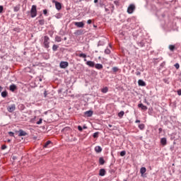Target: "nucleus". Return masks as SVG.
I'll use <instances>...</instances> for the list:
<instances>
[{
	"label": "nucleus",
	"mask_w": 181,
	"mask_h": 181,
	"mask_svg": "<svg viewBox=\"0 0 181 181\" xmlns=\"http://www.w3.org/2000/svg\"><path fill=\"white\" fill-rule=\"evenodd\" d=\"M30 15H31V18H36L37 15V10L36 8V6L33 5L31 10H30Z\"/></svg>",
	"instance_id": "f257e3e1"
},
{
	"label": "nucleus",
	"mask_w": 181,
	"mask_h": 181,
	"mask_svg": "<svg viewBox=\"0 0 181 181\" xmlns=\"http://www.w3.org/2000/svg\"><path fill=\"white\" fill-rule=\"evenodd\" d=\"M49 40H50V38H49L47 36L44 37L43 44H44L45 49H49V45H50Z\"/></svg>",
	"instance_id": "f03ea898"
},
{
	"label": "nucleus",
	"mask_w": 181,
	"mask_h": 181,
	"mask_svg": "<svg viewBox=\"0 0 181 181\" xmlns=\"http://www.w3.org/2000/svg\"><path fill=\"white\" fill-rule=\"evenodd\" d=\"M53 4H55V8L57 11H60L62 9V3L59 1H56L55 0L52 1Z\"/></svg>",
	"instance_id": "7ed1b4c3"
},
{
	"label": "nucleus",
	"mask_w": 181,
	"mask_h": 181,
	"mask_svg": "<svg viewBox=\"0 0 181 181\" xmlns=\"http://www.w3.org/2000/svg\"><path fill=\"white\" fill-rule=\"evenodd\" d=\"M135 11V5L130 4L129 6L127 8L128 13H132Z\"/></svg>",
	"instance_id": "20e7f679"
},
{
	"label": "nucleus",
	"mask_w": 181,
	"mask_h": 181,
	"mask_svg": "<svg viewBox=\"0 0 181 181\" xmlns=\"http://www.w3.org/2000/svg\"><path fill=\"white\" fill-rule=\"evenodd\" d=\"M59 67L61 69H66V67H69V62H61L59 64Z\"/></svg>",
	"instance_id": "39448f33"
},
{
	"label": "nucleus",
	"mask_w": 181,
	"mask_h": 181,
	"mask_svg": "<svg viewBox=\"0 0 181 181\" xmlns=\"http://www.w3.org/2000/svg\"><path fill=\"white\" fill-rule=\"evenodd\" d=\"M75 26L77 28H84V22H75L74 23Z\"/></svg>",
	"instance_id": "423d86ee"
},
{
	"label": "nucleus",
	"mask_w": 181,
	"mask_h": 181,
	"mask_svg": "<svg viewBox=\"0 0 181 181\" xmlns=\"http://www.w3.org/2000/svg\"><path fill=\"white\" fill-rule=\"evenodd\" d=\"M76 56H78V57H82L84 59V62H87V59H86L87 57V54L81 53V54H76Z\"/></svg>",
	"instance_id": "0eeeda50"
},
{
	"label": "nucleus",
	"mask_w": 181,
	"mask_h": 181,
	"mask_svg": "<svg viewBox=\"0 0 181 181\" xmlns=\"http://www.w3.org/2000/svg\"><path fill=\"white\" fill-rule=\"evenodd\" d=\"M86 64L89 67H95V62H94L93 61H88V62H86Z\"/></svg>",
	"instance_id": "6e6552de"
},
{
	"label": "nucleus",
	"mask_w": 181,
	"mask_h": 181,
	"mask_svg": "<svg viewBox=\"0 0 181 181\" xmlns=\"http://www.w3.org/2000/svg\"><path fill=\"white\" fill-rule=\"evenodd\" d=\"M16 109L15 105H11L7 107L8 112H13L14 110Z\"/></svg>",
	"instance_id": "1a4fd4ad"
},
{
	"label": "nucleus",
	"mask_w": 181,
	"mask_h": 181,
	"mask_svg": "<svg viewBox=\"0 0 181 181\" xmlns=\"http://www.w3.org/2000/svg\"><path fill=\"white\" fill-rule=\"evenodd\" d=\"M18 132V136H26V135H28V133H26V132L23 131V129H20Z\"/></svg>",
	"instance_id": "9d476101"
},
{
	"label": "nucleus",
	"mask_w": 181,
	"mask_h": 181,
	"mask_svg": "<svg viewBox=\"0 0 181 181\" xmlns=\"http://www.w3.org/2000/svg\"><path fill=\"white\" fill-rule=\"evenodd\" d=\"M138 84L141 87H145L146 86V83H145V81H144L142 79H139L138 81Z\"/></svg>",
	"instance_id": "9b49d317"
},
{
	"label": "nucleus",
	"mask_w": 181,
	"mask_h": 181,
	"mask_svg": "<svg viewBox=\"0 0 181 181\" xmlns=\"http://www.w3.org/2000/svg\"><path fill=\"white\" fill-rule=\"evenodd\" d=\"M93 110H89L84 112V115H86V117H93Z\"/></svg>",
	"instance_id": "f8f14e48"
},
{
	"label": "nucleus",
	"mask_w": 181,
	"mask_h": 181,
	"mask_svg": "<svg viewBox=\"0 0 181 181\" xmlns=\"http://www.w3.org/2000/svg\"><path fill=\"white\" fill-rule=\"evenodd\" d=\"M95 151L97 153H100L103 152V148H101V146H97L95 147Z\"/></svg>",
	"instance_id": "ddd939ff"
},
{
	"label": "nucleus",
	"mask_w": 181,
	"mask_h": 181,
	"mask_svg": "<svg viewBox=\"0 0 181 181\" xmlns=\"http://www.w3.org/2000/svg\"><path fill=\"white\" fill-rule=\"evenodd\" d=\"M139 108H141V110H143V111H146V110H148V107L144 105V104L140 103L138 105Z\"/></svg>",
	"instance_id": "4468645a"
},
{
	"label": "nucleus",
	"mask_w": 181,
	"mask_h": 181,
	"mask_svg": "<svg viewBox=\"0 0 181 181\" xmlns=\"http://www.w3.org/2000/svg\"><path fill=\"white\" fill-rule=\"evenodd\" d=\"M95 69H97V70H103V66L101 64H95Z\"/></svg>",
	"instance_id": "2eb2a0df"
},
{
	"label": "nucleus",
	"mask_w": 181,
	"mask_h": 181,
	"mask_svg": "<svg viewBox=\"0 0 181 181\" xmlns=\"http://www.w3.org/2000/svg\"><path fill=\"white\" fill-rule=\"evenodd\" d=\"M160 144H162L163 146H166V144H168V141L166 140V138H162L160 139Z\"/></svg>",
	"instance_id": "dca6fc26"
},
{
	"label": "nucleus",
	"mask_w": 181,
	"mask_h": 181,
	"mask_svg": "<svg viewBox=\"0 0 181 181\" xmlns=\"http://www.w3.org/2000/svg\"><path fill=\"white\" fill-rule=\"evenodd\" d=\"M100 176H105V169L102 168L99 171Z\"/></svg>",
	"instance_id": "f3484780"
},
{
	"label": "nucleus",
	"mask_w": 181,
	"mask_h": 181,
	"mask_svg": "<svg viewBox=\"0 0 181 181\" xmlns=\"http://www.w3.org/2000/svg\"><path fill=\"white\" fill-rule=\"evenodd\" d=\"M20 9H21V4H18L13 7L14 12H18V11H20Z\"/></svg>",
	"instance_id": "a211bd4d"
},
{
	"label": "nucleus",
	"mask_w": 181,
	"mask_h": 181,
	"mask_svg": "<svg viewBox=\"0 0 181 181\" xmlns=\"http://www.w3.org/2000/svg\"><path fill=\"white\" fill-rule=\"evenodd\" d=\"M15 90H16V85L13 84L10 86V91H15Z\"/></svg>",
	"instance_id": "6ab92c4d"
},
{
	"label": "nucleus",
	"mask_w": 181,
	"mask_h": 181,
	"mask_svg": "<svg viewBox=\"0 0 181 181\" xmlns=\"http://www.w3.org/2000/svg\"><path fill=\"white\" fill-rule=\"evenodd\" d=\"M99 163H100V165H104L105 163V160H104V158L103 157H100L99 158Z\"/></svg>",
	"instance_id": "aec40b11"
},
{
	"label": "nucleus",
	"mask_w": 181,
	"mask_h": 181,
	"mask_svg": "<svg viewBox=\"0 0 181 181\" xmlns=\"http://www.w3.org/2000/svg\"><path fill=\"white\" fill-rule=\"evenodd\" d=\"M146 172V168L145 167H142L140 170V173L144 175Z\"/></svg>",
	"instance_id": "412c9836"
},
{
	"label": "nucleus",
	"mask_w": 181,
	"mask_h": 181,
	"mask_svg": "<svg viewBox=\"0 0 181 181\" xmlns=\"http://www.w3.org/2000/svg\"><path fill=\"white\" fill-rule=\"evenodd\" d=\"M50 144H52V141H47L44 145V148H49V145H50Z\"/></svg>",
	"instance_id": "4be33fe9"
},
{
	"label": "nucleus",
	"mask_w": 181,
	"mask_h": 181,
	"mask_svg": "<svg viewBox=\"0 0 181 181\" xmlns=\"http://www.w3.org/2000/svg\"><path fill=\"white\" fill-rule=\"evenodd\" d=\"M7 95H8V92H6V90L3 91L1 93V97H3L4 98H5Z\"/></svg>",
	"instance_id": "5701e85b"
},
{
	"label": "nucleus",
	"mask_w": 181,
	"mask_h": 181,
	"mask_svg": "<svg viewBox=\"0 0 181 181\" xmlns=\"http://www.w3.org/2000/svg\"><path fill=\"white\" fill-rule=\"evenodd\" d=\"M139 129H141V131H142L143 129H145V124H139Z\"/></svg>",
	"instance_id": "b1692460"
},
{
	"label": "nucleus",
	"mask_w": 181,
	"mask_h": 181,
	"mask_svg": "<svg viewBox=\"0 0 181 181\" xmlns=\"http://www.w3.org/2000/svg\"><path fill=\"white\" fill-rule=\"evenodd\" d=\"M119 71V69H118V67H117V66H114L113 68H112V71H113V73H117V71Z\"/></svg>",
	"instance_id": "393cba45"
},
{
	"label": "nucleus",
	"mask_w": 181,
	"mask_h": 181,
	"mask_svg": "<svg viewBox=\"0 0 181 181\" xmlns=\"http://www.w3.org/2000/svg\"><path fill=\"white\" fill-rule=\"evenodd\" d=\"M124 114H125V112H124V111H121L120 112L118 113V117L119 118H122V117H124Z\"/></svg>",
	"instance_id": "a878e982"
},
{
	"label": "nucleus",
	"mask_w": 181,
	"mask_h": 181,
	"mask_svg": "<svg viewBox=\"0 0 181 181\" xmlns=\"http://www.w3.org/2000/svg\"><path fill=\"white\" fill-rule=\"evenodd\" d=\"M39 25H41V26H43L45 25V19L39 20Z\"/></svg>",
	"instance_id": "bb28decb"
},
{
	"label": "nucleus",
	"mask_w": 181,
	"mask_h": 181,
	"mask_svg": "<svg viewBox=\"0 0 181 181\" xmlns=\"http://www.w3.org/2000/svg\"><path fill=\"white\" fill-rule=\"evenodd\" d=\"M105 54H110L111 49H110L109 48H107L106 49H105Z\"/></svg>",
	"instance_id": "cd10ccee"
},
{
	"label": "nucleus",
	"mask_w": 181,
	"mask_h": 181,
	"mask_svg": "<svg viewBox=\"0 0 181 181\" xmlns=\"http://www.w3.org/2000/svg\"><path fill=\"white\" fill-rule=\"evenodd\" d=\"M102 93H108V88L107 87H105L101 90Z\"/></svg>",
	"instance_id": "c85d7f7f"
},
{
	"label": "nucleus",
	"mask_w": 181,
	"mask_h": 181,
	"mask_svg": "<svg viewBox=\"0 0 181 181\" xmlns=\"http://www.w3.org/2000/svg\"><path fill=\"white\" fill-rule=\"evenodd\" d=\"M55 41L56 42H61L62 41V37L60 36H56L55 37Z\"/></svg>",
	"instance_id": "c756f323"
},
{
	"label": "nucleus",
	"mask_w": 181,
	"mask_h": 181,
	"mask_svg": "<svg viewBox=\"0 0 181 181\" xmlns=\"http://www.w3.org/2000/svg\"><path fill=\"white\" fill-rule=\"evenodd\" d=\"M57 49H59V46H57V45H54L52 46V50H53L54 52H56V51L57 50Z\"/></svg>",
	"instance_id": "7c9ffc66"
},
{
	"label": "nucleus",
	"mask_w": 181,
	"mask_h": 181,
	"mask_svg": "<svg viewBox=\"0 0 181 181\" xmlns=\"http://www.w3.org/2000/svg\"><path fill=\"white\" fill-rule=\"evenodd\" d=\"M169 49L171 52H173L175 49V45H169Z\"/></svg>",
	"instance_id": "2f4dec72"
},
{
	"label": "nucleus",
	"mask_w": 181,
	"mask_h": 181,
	"mask_svg": "<svg viewBox=\"0 0 181 181\" xmlns=\"http://www.w3.org/2000/svg\"><path fill=\"white\" fill-rule=\"evenodd\" d=\"M125 155H127L126 151H122L120 152V156H125Z\"/></svg>",
	"instance_id": "473e14b6"
},
{
	"label": "nucleus",
	"mask_w": 181,
	"mask_h": 181,
	"mask_svg": "<svg viewBox=\"0 0 181 181\" xmlns=\"http://www.w3.org/2000/svg\"><path fill=\"white\" fill-rule=\"evenodd\" d=\"M100 134V132H96L93 134V138H98V135Z\"/></svg>",
	"instance_id": "72a5a7b5"
},
{
	"label": "nucleus",
	"mask_w": 181,
	"mask_h": 181,
	"mask_svg": "<svg viewBox=\"0 0 181 181\" xmlns=\"http://www.w3.org/2000/svg\"><path fill=\"white\" fill-rule=\"evenodd\" d=\"M139 45L141 46V47H144V46H145V42H144V40L139 42Z\"/></svg>",
	"instance_id": "f704fd0d"
},
{
	"label": "nucleus",
	"mask_w": 181,
	"mask_h": 181,
	"mask_svg": "<svg viewBox=\"0 0 181 181\" xmlns=\"http://www.w3.org/2000/svg\"><path fill=\"white\" fill-rule=\"evenodd\" d=\"M42 121H43V119L40 118V119H39V121L37 122V125H40V124H42Z\"/></svg>",
	"instance_id": "c9c22d12"
},
{
	"label": "nucleus",
	"mask_w": 181,
	"mask_h": 181,
	"mask_svg": "<svg viewBox=\"0 0 181 181\" xmlns=\"http://www.w3.org/2000/svg\"><path fill=\"white\" fill-rule=\"evenodd\" d=\"M3 11H4V6H0V13H2Z\"/></svg>",
	"instance_id": "e433bc0d"
},
{
	"label": "nucleus",
	"mask_w": 181,
	"mask_h": 181,
	"mask_svg": "<svg viewBox=\"0 0 181 181\" xmlns=\"http://www.w3.org/2000/svg\"><path fill=\"white\" fill-rule=\"evenodd\" d=\"M1 149H2V151L6 149V145H5V144L2 145L1 146Z\"/></svg>",
	"instance_id": "4c0bfd02"
},
{
	"label": "nucleus",
	"mask_w": 181,
	"mask_h": 181,
	"mask_svg": "<svg viewBox=\"0 0 181 181\" xmlns=\"http://www.w3.org/2000/svg\"><path fill=\"white\" fill-rule=\"evenodd\" d=\"M175 69H178L179 67H180V66L179 65L178 63H177V64H175Z\"/></svg>",
	"instance_id": "58836bf2"
},
{
	"label": "nucleus",
	"mask_w": 181,
	"mask_h": 181,
	"mask_svg": "<svg viewBox=\"0 0 181 181\" xmlns=\"http://www.w3.org/2000/svg\"><path fill=\"white\" fill-rule=\"evenodd\" d=\"M78 131H80L81 132H83V127H81V126H78Z\"/></svg>",
	"instance_id": "ea45409f"
},
{
	"label": "nucleus",
	"mask_w": 181,
	"mask_h": 181,
	"mask_svg": "<svg viewBox=\"0 0 181 181\" xmlns=\"http://www.w3.org/2000/svg\"><path fill=\"white\" fill-rule=\"evenodd\" d=\"M8 135H9L10 136H14V133L12 132H8Z\"/></svg>",
	"instance_id": "a19ab883"
},
{
	"label": "nucleus",
	"mask_w": 181,
	"mask_h": 181,
	"mask_svg": "<svg viewBox=\"0 0 181 181\" xmlns=\"http://www.w3.org/2000/svg\"><path fill=\"white\" fill-rule=\"evenodd\" d=\"M87 23H88V25H91V23H93V21H91V20H88Z\"/></svg>",
	"instance_id": "79ce46f5"
},
{
	"label": "nucleus",
	"mask_w": 181,
	"mask_h": 181,
	"mask_svg": "<svg viewBox=\"0 0 181 181\" xmlns=\"http://www.w3.org/2000/svg\"><path fill=\"white\" fill-rule=\"evenodd\" d=\"M44 15H47V10L45 9L43 10Z\"/></svg>",
	"instance_id": "37998d69"
},
{
	"label": "nucleus",
	"mask_w": 181,
	"mask_h": 181,
	"mask_svg": "<svg viewBox=\"0 0 181 181\" xmlns=\"http://www.w3.org/2000/svg\"><path fill=\"white\" fill-rule=\"evenodd\" d=\"M177 93L179 95H181V89L178 90Z\"/></svg>",
	"instance_id": "c03bdc74"
},
{
	"label": "nucleus",
	"mask_w": 181,
	"mask_h": 181,
	"mask_svg": "<svg viewBox=\"0 0 181 181\" xmlns=\"http://www.w3.org/2000/svg\"><path fill=\"white\" fill-rule=\"evenodd\" d=\"M105 12H110V9H108V8H107L105 7Z\"/></svg>",
	"instance_id": "a18cd8bd"
},
{
	"label": "nucleus",
	"mask_w": 181,
	"mask_h": 181,
	"mask_svg": "<svg viewBox=\"0 0 181 181\" xmlns=\"http://www.w3.org/2000/svg\"><path fill=\"white\" fill-rule=\"evenodd\" d=\"M136 76H141V73L139 71L136 72Z\"/></svg>",
	"instance_id": "49530a36"
},
{
	"label": "nucleus",
	"mask_w": 181,
	"mask_h": 181,
	"mask_svg": "<svg viewBox=\"0 0 181 181\" xmlns=\"http://www.w3.org/2000/svg\"><path fill=\"white\" fill-rule=\"evenodd\" d=\"M158 131H159V134H160V132H162V131H163L162 128H159Z\"/></svg>",
	"instance_id": "de8ad7c7"
},
{
	"label": "nucleus",
	"mask_w": 181,
	"mask_h": 181,
	"mask_svg": "<svg viewBox=\"0 0 181 181\" xmlns=\"http://www.w3.org/2000/svg\"><path fill=\"white\" fill-rule=\"evenodd\" d=\"M136 124H138V123H139V122H141V120H136Z\"/></svg>",
	"instance_id": "09e8293b"
},
{
	"label": "nucleus",
	"mask_w": 181,
	"mask_h": 181,
	"mask_svg": "<svg viewBox=\"0 0 181 181\" xmlns=\"http://www.w3.org/2000/svg\"><path fill=\"white\" fill-rule=\"evenodd\" d=\"M97 2H98V0H94L95 4H97Z\"/></svg>",
	"instance_id": "8fccbe9b"
},
{
	"label": "nucleus",
	"mask_w": 181,
	"mask_h": 181,
	"mask_svg": "<svg viewBox=\"0 0 181 181\" xmlns=\"http://www.w3.org/2000/svg\"><path fill=\"white\" fill-rule=\"evenodd\" d=\"M3 90V88H2V86H0V93H1V91Z\"/></svg>",
	"instance_id": "3c124183"
},
{
	"label": "nucleus",
	"mask_w": 181,
	"mask_h": 181,
	"mask_svg": "<svg viewBox=\"0 0 181 181\" xmlns=\"http://www.w3.org/2000/svg\"><path fill=\"white\" fill-rule=\"evenodd\" d=\"M108 127H109V128H112V125H111V124H109Z\"/></svg>",
	"instance_id": "603ef678"
},
{
	"label": "nucleus",
	"mask_w": 181,
	"mask_h": 181,
	"mask_svg": "<svg viewBox=\"0 0 181 181\" xmlns=\"http://www.w3.org/2000/svg\"><path fill=\"white\" fill-rule=\"evenodd\" d=\"M83 129H87L86 126H83Z\"/></svg>",
	"instance_id": "864d4df0"
},
{
	"label": "nucleus",
	"mask_w": 181,
	"mask_h": 181,
	"mask_svg": "<svg viewBox=\"0 0 181 181\" xmlns=\"http://www.w3.org/2000/svg\"><path fill=\"white\" fill-rule=\"evenodd\" d=\"M164 83H167V80L166 79H163Z\"/></svg>",
	"instance_id": "5fc2aeb1"
},
{
	"label": "nucleus",
	"mask_w": 181,
	"mask_h": 181,
	"mask_svg": "<svg viewBox=\"0 0 181 181\" xmlns=\"http://www.w3.org/2000/svg\"><path fill=\"white\" fill-rule=\"evenodd\" d=\"M109 47H110V49H111V47H112V46L111 45V44L109 45Z\"/></svg>",
	"instance_id": "6e6d98bb"
},
{
	"label": "nucleus",
	"mask_w": 181,
	"mask_h": 181,
	"mask_svg": "<svg viewBox=\"0 0 181 181\" xmlns=\"http://www.w3.org/2000/svg\"><path fill=\"white\" fill-rule=\"evenodd\" d=\"M21 108H25V106H23V105H21Z\"/></svg>",
	"instance_id": "4d7b16f0"
},
{
	"label": "nucleus",
	"mask_w": 181,
	"mask_h": 181,
	"mask_svg": "<svg viewBox=\"0 0 181 181\" xmlns=\"http://www.w3.org/2000/svg\"><path fill=\"white\" fill-rule=\"evenodd\" d=\"M7 142H8V143L11 142V139H8V140L7 141Z\"/></svg>",
	"instance_id": "13d9d810"
},
{
	"label": "nucleus",
	"mask_w": 181,
	"mask_h": 181,
	"mask_svg": "<svg viewBox=\"0 0 181 181\" xmlns=\"http://www.w3.org/2000/svg\"><path fill=\"white\" fill-rule=\"evenodd\" d=\"M40 81H42V79H40Z\"/></svg>",
	"instance_id": "bf43d9fd"
},
{
	"label": "nucleus",
	"mask_w": 181,
	"mask_h": 181,
	"mask_svg": "<svg viewBox=\"0 0 181 181\" xmlns=\"http://www.w3.org/2000/svg\"><path fill=\"white\" fill-rule=\"evenodd\" d=\"M125 181H127V180H125Z\"/></svg>",
	"instance_id": "052dcab7"
}]
</instances>
